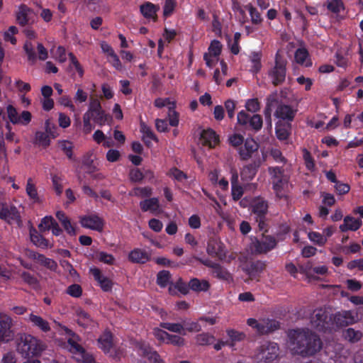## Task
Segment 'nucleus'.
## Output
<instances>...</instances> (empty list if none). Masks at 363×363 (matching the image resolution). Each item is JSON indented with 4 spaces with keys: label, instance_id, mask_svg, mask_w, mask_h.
I'll list each match as a JSON object with an SVG mask.
<instances>
[{
    "label": "nucleus",
    "instance_id": "e433bc0d",
    "mask_svg": "<svg viewBox=\"0 0 363 363\" xmlns=\"http://www.w3.org/2000/svg\"><path fill=\"white\" fill-rule=\"evenodd\" d=\"M288 178H281L274 182L273 187L278 197L282 198L285 196L284 192L288 187Z\"/></svg>",
    "mask_w": 363,
    "mask_h": 363
},
{
    "label": "nucleus",
    "instance_id": "dca6fc26",
    "mask_svg": "<svg viewBox=\"0 0 363 363\" xmlns=\"http://www.w3.org/2000/svg\"><path fill=\"white\" fill-rule=\"evenodd\" d=\"M40 232L37 230V228H30V239L32 243L37 247L41 249H47L51 247L52 245L50 244L48 240L45 239L43 234L46 230H50V228H39Z\"/></svg>",
    "mask_w": 363,
    "mask_h": 363
},
{
    "label": "nucleus",
    "instance_id": "5fc2aeb1",
    "mask_svg": "<svg viewBox=\"0 0 363 363\" xmlns=\"http://www.w3.org/2000/svg\"><path fill=\"white\" fill-rule=\"evenodd\" d=\"M18 33V28L11 26L9 28L8 30L4 33V38L6 41H9L12 45L16 44V38L14 35Z\"/></svg>",
    "mask_w": 363,
    "mask_h": 363
},
{
    "label": "nucleus",
    "instance_id": "6e6552de",
    "mask_svg": "<svg viewBox=\"0 0 363 363\" xmlns=\"http://www.w3.org/2000/svg\"><path fill=\"white\" fill-rule=\"evenodd\" d=\"M286 61L279 54L275 56V65L269 72V75L272 77V84L274 86L282 84L286 78Z\"/></svg>",
    "mask_w": 363,
    "mask_h": 363
},
{
    "label": "nucleus",
    "instance_id": "9b49d317",
    "mask_svg": "<svg viewBox=\"0 0 363 363\" xmlns=\"http://www.w3.org/2000/svg\"><path fill=\"white\" fill-rule=\"evenodd\" d=\"M259 145L252 138H247L244 145L239 147L238 153L242 160H247L252 157L256 158L261 155L258 152Z\"/></svg>",
    "mask_w": 363,
    "mask_h": 363
},
{
    "label": "nucleus",
    "instance_id": "7ed1b4c3",
    "mask_svg": "<svg viewBox=\"0 0 363 363\" xmlns=\"http://www.w3.org/2000/svg\"><path fill=\"white\" fill-rule=\"evenodd\" d=\"M45 348L42 340L29 334L21 335L17 340V352L26 359L40 357Z\"/></svg>",
    "mask_w": 363,
    "mask_h": 363
},
{
    "label": "nucleus",
    "instance_id": "338daca9",
    "mask_svg": "<svg viewBox=\"0 0 363 363\" xmlns=\"http://www.w3.org/2000/svg\"><path fill=\"white\" fill-rule=\"evenodd\" d=\"M308 56L306 48H298L295 52V60L297 63L303 64Z\"/></svg>",
    "mask_w": 363,
    "mask_h": 363
},
{
    "label": "nucleus",
    "instance_id": "c9c22d12",
    "mask_svg": "<svg viewBox=\"0 0 363 363\" xmlns=\"http://www.w3.org/2000/svg\"><path fill=\"white\" fill-rule=\"evenodd\" d=\"M30 9L26 5L21 4L19 6L18 11L16 13V21L19 25L24 26L28 23V13Z\"/></svg>",
    "mask_w": 363,
    "mask_h": 363
},
{
    "label": "nucleus",
    "instance_id": "6e6d98bb",
    "mask_svg": "<svg viewBox=\"0 0 363 363\" xmlns=\"http://www.w3.org/2000/svg\"><path fill=\"white\" fill-rule=\"evenodd\" d=\"M6 111L9 121L13 124H18L19 116L18 114L16 108L12 105H9L6 107Z\"/></svg>",
    "mask_w": 363,
    "mask_h": 363
},
{
    "label": "nucleus",
    "instance_id": "49530a36",
    "mask_svg": "<svg viewBox=\"0 0 363 363\" xmlns=\"http://www.w3.org/2000/svg\"><path fill=\"white\" fill-rule=\"evenodd\" d=\"M35 143L38 145L47 147L50 144V140L47 133L37 131L35 133Z\"/></svg>",
    "mask_w": 363,
    "mask_h": 363
},
{
    "label": "nucleus",
    "instance_id": "3c124183",
    "mask_svg": "<svg viewBox=\"0 0 363 363\" xmlns=\"http://www.w3.org/2000/svg\"><path fill=\"white\" fill-rule=\"evenodd\" d=\"M245 337L243 333L238 332L234 330H228V346H233L235 341H241Z\"/></svg>",
    "mask_w": 363,
    "mask_h": 363
},
{
    "label": "nucleus",
    "instance_id": "4d7b16f0",
    "mask_svg": "<svg viewBox=\"0 0 363 363\" xmlns=\"http://www.w3.org/2000/svg\"><path fill=\"white\" fill-rule=\"evenodd\" d=\"M166 344L172 345L177 347H182L185 344V340L179 335L169 334Z\"/></svg>",
    "mask_w": 363,
    "mask_h": 363
},
{
    "label": "nucleus",
    "instance_id": "f257e3e1",
    "mask_svg": "<svg viewBox=\"0 0 363 363\" xmlns=\"http://www.w3.org/2000/svg\"><path fill=\"white\" fill-rule=\"evenodd\" d=\"M288 337L294 354L303 358L313 357L323 347L320 336L308 328L291 330L288 333Z\"/></svg>",
    "mask_w": 363,
    "mask_h": 363
},
{
    "label": "nucleus",
    "instance_id": "9d476101",
    "mask_svg": "<svg viewBox=\"0 0 363 363\" xmlns=\"http://www.w3.org/2000/svg\"><path fill=\"white\" fill-rule=\"evenodd\" d=\"M0 218L6 220L9 224L21 223V215L17 208L13 204L6 202L0 203Z\"/></svg>",
    "mask_w": 363,
    "mask_h": 363
},
{
    "label": "nucleus",
    "instance_id": "412c9836",
    "mask_svg": "<svg viewBox=\"0 0 363 363\" xmlns=\"http://www.w3.org/2000/svg\"><path fill=\"white\" fill-rule=\"evenodd\" d=\"M128 259L133 263L144 264L150 259V255L144 250L136 248L129 253Z\"/></svg>",
    "mask_w": 363,
    "mask_h": 363
},
{
    "label": "nucleus",
    "instance_id": "2eb2a0df",
    "mask_svg": "<svg viewBox=\"0 0 363 363\" xmlns=\"http://www.w3.org/2000/svg\"><path fill=\"white\" fill-rule=\"evenodd\" d=\"M267 155L264 152H261V156H258L256 158H254L252 162L245 166L242 175L247 179H252L257 172L258 169L260 166L266 161Z\"/></svg>",
    "mask_w": 363,
    "mask_h": 363
},
{
    "label": "nucleus",
    "instance_id": "a18cd8bd",
    "mask_svg": "<svg viewBox=\"0 0 363 363\" xmlns=\"http://www.w3.org/2000/svg\"><path fill=\"white\" fill-rule=\"evenodd\" d=\"M209 179L213 184L218 183L219 186L222 189H227V180L223 177L221 179L218 180L219 178V171L217 169H214L211 171L209 174Z\"/></svg>",
    "mask_w": 363,
    "mask_h": 363
},
{
    "label": "nucleus",
    "instance_id": "4be33fe9",
    "mask_svg": "<svg viewBox=\"0 0 363 363\" xmlns=\"http://www.w3.org/2000/svg\"><path fill=\"white\" fill-rule=\"evenodd\" d=\"M91 272L95 280L99 282V286L103 291H109L111 290L113 286L112 281L107 277H104L99 269L94 268L91 269Z\"/></svg>",
    "mask_w": 363,
    "mask_h": 363
},
{
    "label": "nucleus",
    "instance_id": "13d9d810",
    "mask_svg": "<svg viewBox=\"0 0 363 363\" xmlns=\"http://www.w3.org/2000/svg\"><path fill=\"white\" fill-rule=\"evenodd\" d=\"M21 277L25 283L28 284L30 286H35L38 284L37 278L34 275L31 274L28 272L23 271L21 274Z\"/></svg>",
    "mask_w": 363,
    "mask_h": 363
},
{
    "label": "nucleus",
    "instance_id": "f3484780",
    "mask_svg": "<svg viewBox=\"0 0 363 363\" xmlns=\"http://www.w3.org/2000/svg\"><path fill=\"white\" fill-rule=\"evenodd\" d=\"M279 347L275 342H268L261 346L259 356L266 363H270L278 357Z\"/></svg>",
    "mask_w": 363,
    "mask_h": 363
},
{
    "label": "nucleus",
    "instance_id": "0eeeda50",
    "mask_svg": "<svg viewBox=\"0 0 363 363\" xmlns=\"http://www.w3.org/2000/svg\"><path fill=\"white\" fill-rule=\"evenodd\" d=\"M356 314L352 311L342 310L333 314V333L356 322Z\"/></svg>",
    "mask_w": 363,
    "mask_h": 363
},
{
    "label": "nucleus",
    "instance_id": "774afa93",
    "mask_svg": "<svg viewBox=\"0 0 363 363\" xmlns=\"http://www.w3.org/2000/svg\"><path fill=\"white\" fill-rule=\"evenodd\" d=\"M174 288L177 289L180 293L186 295L189 293L190 288L189 284H186L182 278H179L176 283L174 284Z\"/></svg>",
    "mask_w": 363,
    "mask_h": 363
},
{
    "label": "nucleus",
    "instance_id": "473e14b6",
    "mask_svg": "<svg viewBox=\"0 0 363 363\" xmlns=\"http://www.w3.org/2000/svg\"><path fill=\"white\" fill-rule=\"evenodd\" d=\"M23 49L27 56L28 61L31 65L36 63L38 56L35 50V46L30 40H26Z\"/></svg>",
    "mask_w": 363,
    "mask_h": 363
},
{
    "label": "nucleus",
    "instance_id": "58836bf2",
    "mask_svg": "<svg viewBox=\"0 0 363 363\" xmlns=\"http://www.w3.org/2000/svg\"><path fill=\"white\" fill-rule=\"evenodd\" d=\"M343 336L345 340L351 342H357L361 340L362 333L359 330H355L354 328H350L343 332Z\"/></svg>",
    "mask_w": 363,
    "mask_h": 363
},
{
    "label": "nucleus",
    "instance_id": "864d4df0",
    "mask_svg": "<svg viewBox=\"0 0 363 363\" xmlns=\"http://www.w3.org/2000/svg\"><path fill=\"white\" fill-rule=\"evenodd\" d=\"M270 156L279 164L284 165L287 162V160L283 156L281 152L277 148L270 150Z\"/></svg>",
    "mask_w": 363,
    "mask_h": 363
},
{
    "label": "nucleus",
    "instance_id": "7c9ffc66",
    "mask_svg": "<svg viewBox=\"0 0 363 363\" xmlns=\"http://www.w3.org/2000/svg\"><path fill=\"white\" fill-rule=\"evenodd\" d=\"M189 287L190 289L196 292H205L209 289L210 284L206 280H200L197 278H192L189 281Z\"/></svg>",
    "mask_w": 363,
    "mask_h": 363
},
{
    "label": "nucleus",
    "instance_id": "a211bd4d",
    "mask_svg": "<svg viewBox=\"0 0 363 363\" xmlns=\"http://www.w3.org/2000/svg\"><path fill=\"white\" fill-rule=\"evenodd\" d=\"M207 252L208 255L217 257L220 260L224 259L226 257L225 247L216 238H211L208 240Z\"/></svg>",
    "mask_w": 363,
    "mask_h": 363
},
{
    "label": "nucleus",
    "instance_id": "680f3d73",
    "mask_svg": "<svg viewBox=\"0 0 363 363\" xmlns=\"http://www.w3.org/2000/svg\"><path fill=\"white\" fill-rule=\"evenodd\" d=\"M152 333L157 340L164 343L167 342V338L169 336V333L158 328H154Z\"/></svg>",
    "mask_w": 363,
    "mask_h": 363
},
{
    "label": "nucleus",
    "instance_id": "69168bd1",
    "mask_svg": "<svg viewBox=\"0 0 363 363\" xmlns=\"http://www.w3.org/2000/svg\"><path fill=\"white\" fill-rule=\"evenodd\" d=\"M69 58L71 64L74 67L75 69L78 72L80 77H82L84 75V69L77 59L76 56L72 53L69 52L68 54Z\"/></svg>",
    "mask_w": 363,
    "mask_h": 363
},
{
    "label": "nucleus",
    "instance_id": "0e129e2a",
    "mask_svg": "<svg viewBox=\"0 0 363 363\" xmlns=\"http://www.w3.org/2000/svg\"><path fill=\"white\" fill-rule=\"evenodd\" d=\"M268 172L272 178L277 179V180L281 178H287L284 175V170L281 167H270L268 168Z\"/></svg>",
    "mask_w": 363,
    "mask_h": 363
},
{
    "label": "nucleus",
    "instance_id": "20e7f679",
    "mask_svg": "<svg viewBox=\"0 0 363 363\" xmlns=\"http://www.w3.org/2000/svg\"><path fill=\"white\" fill-rule=\"evenodd\" d=\"M333 313L327 308H318L313 311L311 316V324L316 330L333 333Z\"/></svg>",
    "mask_w": 363,
    "mask_h": 363
},
{
    "label": "nucleus",
    "instance_id": "2f4dec72",
    "mask_svg": "<svg viewBox=\"0 0 363 363\" xmlns=\"http://www.w3.org/2000/svg\"><path fill=\"white\" fill-rule=\"evenodd\" d=\"M26 191L33 203H41L43 202L42 199L38 196L37 188L33 183V179L31 178H28L27 180Z\"/></svg>",
    "mask_w": 363,
    "mask_h": 363
},
{
    "label": "nucleus",
    "instance_id": "c756f323",
    "mask_svg": "<svg viewBox=\"0 0 363 363\" xmlns=\"http://www.w3.org/2000/svg\"><path fill=\"white\" fill-rule=\"evenodd\" d=\"M159 8L151 2L147 1L140 5V11L145 18H156Z\"/></svg>",
    "mask_w": 363,
    "mask_h": 363
},
{
    "label": "nucleus",
    "instance_id": "bb28decb",
    "mask_svg": "<svg viewBox=\"0 0 363 363\" xmlns=\"http://www.w3.org/2000/svg\"><path fill=\"white\" fill-rule=\"evenodd\" d=\"M140 132L143 133V141L148 147H151L150 140L158 142L157 135L152 130L151 128L146 125L144 122L140 123Z\"/></svg>",
    "mask_w": 363,
    "mask_h": 363
},
{
    "label": "nucleus",
    "instance_id": "4c0bfd02",
    "mask_svg": "<svg viewBox=\"0 0 363 363\" xmlns=\"http://www.w3.org/2000/svg\"><path fill=\"white\" fill-rule=\"evenodd\" d=\"M77 323L84 328L89 326L92 322L91 315L84 310L77 311Z\"/></svg>",
    "mask_w": 363,
    "mask_h": 363
},
{
    "label": "nucleus",
    "instance_id": "b1692460",
    "mask_svg": "<svg viewBox=\"0 0 363 363\" xmlns=\"http://www.w3.org/2000/svg\"><path fill=\"white\" fill-rule=\"evenodd\" d=\"M140 207L143 212L150 211L157 213L160 211L159 199L156 197L145 199L140 202Z\"/></svg>",
    "mask_w": 363,
    "mask_h": 363
},
{
    "label": "nucleus",
    "instance_id": "37998d69",
    "mask_svg": "<svg viewBox=\"0 0 363 363\" xmlns=\"http://www.w3.org/2000/svg\"><path fill=\"white\" fill-rule=\"evenodd\" d=\"M261 57V52H253L251 53L250 58L252 63V72L257 73L260 70L262 67Z\"/></svg>",
    "mask_w": 363,
    "mask_h": 363
},
{
    "label": "nucleus",
    "instance_id": "79ce46f5",
    "mask_svg": "<svg viewBox=\"0 0 363 363\" xmlns=\"http://www.w3.org/2000/svg\"><path fill=\"white\" fill-rule=\"evenodd\" d=\"M152 194V189L149 186L135 187L130 193L131 196L150 197Z\"/></svg>",
    "mask_w": 363,
    "mask_h": 363
},
{
    "label": "nucleus",
    "instance_id": "ddd939ff",
    "mask_svg": "<svg viewBox=\"0 0 363 363\" xmlns=\"http://www.w3.org/2000/svg\"><path fill=\"white\" fill-rule=\"evenodd\" d=\"M265 266L264 262L262 261H251L242 265V270L248 275L250 280H259V277L264 269Z\"/></svg>",
    "mask_w": 363,
    "mask_h": 363
},
{
    "label": "nucleus",
    "instance_id": "e2e57ef3",
    "mask_svg": "<svg viewBox=\"0 0 363 363\" xmlns=\"http://www.w3.org/2000/svg\"><path fill=\"white\" fill-rule=\"evenodd\" d=\"M38 227H59V225L52 216H46L42 218Z\"/></svg>",
    "mask_w": 363,
    "mask_h": 363
},
{
    "label": "nucleus",
    "instance_id": "603ef678",
    "mask_svg": "<svg viewBox=\"0 0 363 363\" xmlns=\"http://www.w3.org/2000/svg\"><path fill=\"white\" fill-rule=\"evenodd\" d=\"M183 325L184 327V330H186L189 333L199 332L202 328L199 321H187L186 320H184Z\"/></svg>",
    "mask_w": 363,
    "mask_h": 363
},
{
    "label": "nucleus",
    "instance_id": "f704fd0d",
    "mask_svg": "<svg viewBox=\"0 0 363 363\" xmlns=\"http://www.w3.org/2000/svg\"><path fill=\"white\" fill-rule=\"evenodd\" d=\"M160 326L162 328L167 330L170 332L185 335L184 333V327L182 323H168V322H162L160 323Z\"/></svg>",
    "mask_w": 363,
    "mask_h": 363
},
{
    "label": "nucleus",
    "instance_id": "6ab92c4d",
    "mask_svg": "<svg viewBox=\"0 0 363 363\" xmlns=\"http://www.w3.org/2000/svg\"><path fill=\"white\" fill-rule=\"evenodd\" d=\"M208 52H206L203 55V60L206 61V64L209 67H213L215 64V61L212 57H218L220 55L222 50V45L220 41L213 40L209 47Z\"/></svg>",
    "mask_w": 363,
    "mask_h": 363
},
{
    "label": "nucleus",
    "instance_id": "c03bdc74",
    "mask_svg": "<svg viewBox=\"0 0 363 363\" xmlns=\"http://www.w3.org/2000/svg\"><path fill=\"white\" fill-rule=\"evenodd\" d=\"M245 8L250 13L252 23L255 25L261 24V23L262 22V18L257 9L255 7H254L252 4L247 5Z\"/></svg>",
    "mask_w": 363,
    "mask_h": 363
},
{
    "label": "nucleus",
    "instance_id": "bf43d9fd",
    "mask_svg": "<svg viewBox=\"0 0 363 363\" xmlns=\"http://www.w3.org/2000/svg\"><path fill=\"white\" fill-rule=\"evenodd\" d=\"M303 160L305 161L306 168L308 170L313 171L315 169V163H314L313 159L311 157L310 152L307 149L303 148Z\"/></svg>",
    "mask_w": 363,
    "mask_h": 363
},
{
    "label": "nucleus",
    "instance_id": "ea45409f",
    "mask_svg": "<svg viewBox=\"0 0 363 363\" xmlns=\"http://www.w3.org/2000/svg\"><path fill=\"white\" fill-rule=\"evenodd\" d=\"M195 339L196 344L201 346L211 345L216 340L215 337L208 333H202L199 334L196 336Z\"/></svg>",
    "mask_w": 363,
    "mask_h": 363
},
{
    "label": "nucleus",
    "instance_id": "f03ea898",
    "mask_svg": "<svg viewBox=\"0 0 363 363\" xmlns=\"http://www.w3.org/2000/svg\"><path fill=\"white\" fill-rule=\"evenodd\" d=\"M111 117L102 108L98 98L90 97L87 111L83 115V131L85 134L91 133L94 126L91 123L92 121L100 127L105 125L111 121Z\"/></svg>",
    "mask_w": 363,
    "mask_h": 363
},
{
    "label": "nucleus",
    "instance_id": "f8f14e48",
    "mask_svg": "<svg viewBox=\"0 0 363 363\" xmlns=\"http://www.w3.org/2000/svg\"><path fill=\"white\" fill-rule=\"evenodd\" d=\"M26 255L29 259H33V261L49 269L51 271H55L57 268V262L55 260L46 257L43 254H40L30 249H26Z\"/></svg>",
    "mask_w": 363,
    "mask_h": 363
},
{
    "label": "nucleus",
    "instance_id": "de8ad7c7",
    "mask_svg": "<svg viewBox=\"0 0 363 363\" xmlns=\"http://www.w3.org/2000/svg\"><path fill=\"white\" fill-rule=\"evenodd\" d=\"M308 236L311 242L319 246L324 245L327 241L326 237L317 232H309Z\"/></svg>",
    "mask_w": 363,
    "mask_h": 363
},
{
    "label": "nucleus",
    "instance_id": "5701e85b",
    "mask_svg": "<svg viewBox=\"0 0 363 363\" xmlns=\"http://www.w3.org/2000/svg\"><path fill=\"white\" fill-rule=\"evenodd\" d=\"M296 112V110L293 109L290 106L281 104L277 107L275 111V116L283 120L291 121L295 116Z\"/></svg>",
    "mask_w": 363,
    "mask_h": 363
},
{
    "label": "nucleus",
    "instance_id": "423d86ee",
    "mask_svg": "<svg viewBox=\"0 0 363 363\" xmlns=\"http://www.w3.org/2000/svg\"><path fill=\"white\" fill-rule=\"evenodd\" d=\"M247 323L249 326L256 330L259 335H265L279 329L280 323L275 319L263 318L256 320L255 318H248Z\"/></svg>",
    "mask_w": 363,
    "mask_h": 363
},
{
    "label": "nucleus",
    "instance_id": "cd10ccee",
    "mask_svg": "<svg viewBox=\"0 0 363 363\" xmlns=\"http://www.w3.org/2000/svg\"><path fill=\"white\" fill-rule=\"evenodd\" d=\"M82 227H103L104 223L102 219L97 215H89L80 218Z\"/></svg>",
    "mask_w": 363,
    "mask_h": 363
},
{
    "label": "nucleus",
    "instance_id": "393cba45",
    "mask_svg": "<svg viewBox=\"0 0 363 363\" xmlns=\"http://www.w3.org/2000/svg\"><path fill=\"white\" fill-rule=\"evenodd\" d=\"M172 275L167 270L160 271L157 274V284L161 288H165L169 284L171 285L169 287V292L170 294H174V291L172 288V283H170Z\"/></svg>",
    "mask_w": 363,
    "mask_h": 363
},
{
    "label": "nucleus",
    "instance_id": "aec40b11",
    "mask_svg": "<svg viewBox=\"0 0 363 363\" xmlns=\"http://www.w3.org/2000/svg\"><path fill=\"white\" fill-rule=\"evenodd\" d=\"M218 135L213 130L209 128L207 130H203L201 133L199 143H201L203 146H207L209 148H213L218 144Z\"/></svg>",
    "mask_w": 363,
    "mask_h": 363
},
{
    "label": "nucleus",
    "instance_id": "4468645a",
    "mask_svg": "<svg viewBox=\"0 0 363 363\" xmlns=\"http://www.w3.org/2000/svg\"><path fill=\"white\" fill-rule=\"evenodd\" d=\"M267 155L264 152H261V156H258L256 158H254L252 162L245 166L242 175L247 179H252L257 172L258 169L260 166L266 161Z\"/></svg>",
    "mask_w": 363,
    "mask_h": 363
},
{
    "label": "nucleus",
    "instance_id": "a19ab883",
    "mask_svg": "<svg viewBox=\"0 0 363 363\" xmlns=\"http://www.w3.org/2000/svg\"><path fill=\"white\" fill-rule=\"evenodd\" d=\"M136 347L138 350L139 355L143 357H146L147 359L155 351V350L148 343L145 342H138Z\"/></svg>",
    "mask_w": 363,
    "mask_h": 363
},
{
    "label": "nucleus",
    "instance_id": "09e8293b",
    "mask_svg": "<svg viewBox=\"0 0 363 363\" xmlns=\"http://www.w3.org/2000/svg\"><path fill=\"white\" fill-rule=\"evenodd\" d=\"M128 176L130 181L133 183L141 182L145 178L143 172H142L138 168L130 169Z\"/></svg>",
    "mask_w": 363,
    "mask_h": 363
},
{
    "label": "nucleus",
    "instance_id": "1a4fd4ad",
    "mask_svg": "<svg viewBox=\"0 0 363 363\" xmlns=\"http://www.w3.org/2000/svg\"><path fill=\"white\" fill-rule=\"evenodd\" d=\"M13 320L4 313H0V345L7 343L14 337Z\"/></svg>",
    "mask_w": 363,
    "mask_h": 363
},
{
    "label": "nucleus",
    "instance_id": "052dcab7",
    "mask_svg": "<svg viewBox=\"0 0 363 363\" xmlns=\"http://www.w3.org/2000/svg\"><path fill=\"white\" fill-rule=\"evenodd\" d=\"M67 293L74 298H79L82 294V289L80 285L77 284H73L68 286Z\"/></svg>",
    "mask_w": 363,
    "mask_h": 363
},
{
    "label": "nucleus",
    "instance_id": "a878e982",
    "mask_svg": "<svg viewBox=\"0 0 363 363\" xmlns=\"http://www.w3.org/2000/svg\"><path fill=\"white\" fill-rule=\"evenodd\" d=\"M99 347L105 353L111 351L113 347V335L110 331L106 330L98 339Z\"/></svg>",
    "mask_w": 363,
    "mask_h": 363
},
{
    "label": "nucleus",
    "instance_id": "8fccbe9b",
    "mask_svg": "<svg viewBox=\"0 0 363 363\" xmlns=\"http://www.w3.org/2000/svg\"><path fill=\"white\" fill-rule=\"evenodd\" d=\"M60 149L64 152L67 157L72 160L73 156V145L69 140H62L59 142Z\"/></svg>",
    "mask_w": 363,
    "mask_h": 363
},
{
    "label": "nucleus",
    "instance_id": "72a5a7b5",
    "mask_svg": "<svg viewBox=\"0 0 363 363\" xmlns=\"http://www.w3.org/2000/svg\"><path fill=\"white\" fill-rule=\"evenodd\" d=\"M252 208L254 213L257 214L259 216V227H262V225H264V221L262 220V215L267 211V203L264 201L257 200L254 203Z\"/></svg>",
    "mask_w": 363,
    "mask_h": 363
},
{
    "label": "nucleus",
    "instance_id": "c85d7f7f",
    "mask_svg": "<svg viewBox=\"0 0 363 363\" xmlns=\"http://www.w3.org/2000/svg\"><path fill=\"white\" fill-rule=\"evenodd\" d=\"M28 320L32 323L33 326L38 328L42 332L48 333L50 330L49 323L39 315L30 313Z\"/></svg>",
    "mask_w": 363,
    "mask_h": 363
},
{
    "label": "nucleus",
    "instance_id": "39448f33",
    "mask_svg": "<svg viewBox=\"0 0 363 363\" xmlns=\"http://www.w3.org/2000/svg\"><path fill=\"white\" fill-rule=\"evenodd\" d=\"M261 238L255 237L251 239L249 248L252 254L258 255L266 253L272 250L277 245V241L273 236L267 235L268 230L266 228H259Z\"/></svg>",
    "mask_w": 363,
    "mask_h": 363
}]
</instances>
